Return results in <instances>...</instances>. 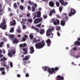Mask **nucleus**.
Masks as SVG:
<instances>
[{"mask_svg":"<svg viewBox=\"0 0 80 80\" xmlns=\"http://www.w3.org/2000/svg\"><path fill=\"white\" fill-rule=\"evenodd\" d=\"M45 45L44 41H42L41 42H38L35 44L36 48L37 49H40L42 48Z\"/></svg>","mask_w":80,"mask_h":80,"instance_id":"1","label":"nucleus"},{"mask_svg":"<svg viewBox=\"0 0 80 80\" xmlns=\"http://www.w3.org/2000/svg\"><path fill=\"white\" fill-rule=\"evenodd\" d=\"M52 30H53V27H52V28L51 29H49L47 30L46 32V35L47 36H51H51H50V38H53V34L52 33H50L52 32Z\"/></svg>","mask_w":80,"mask_h":80,"instance_id":"2","label":"nucleus"},{"mask_svg":"<svg viewBox=\"0 0 80 80\" xmlns=\"http://www.w3.org/2000/svg\"><path fill=\"white\" fill-rule=\"evenodd\" d=\"M0 28L2 30H5L7 28V25H6V22L5 19L3 20V22H1L0 24Z\"/></svg>","mask_w":80,"mask_h":80,"instance_id":"3","label":"nucleus"},{"mask_svg":"<svg viewBox=\"0 0 80 80\" xmlns=\"http://www.w3.org/2000/svg\"><path fill=\"white\" fill-rule=\"evenodd\" d=\"M75 13H76L75 10L74 9L71 8V11L68 14L69 17H71V16H72V15H75Z\"/></svg>","mask_w":80,"mask_h":80,"instance_id":"4","label":"nucleus"},{"mask_svg":"<svg viewBox=\"0 0 80 80\" xmlns=\"http://www.w3.org/2000/svg\"><path fill=\"white\" fill-rule=\"evenodd\" d=\"M43 20L42 18H38L35 19V20L34 21V24H37L40 22H41V21Z\"/></svg>","mask_w":80,"mask_h":80,"instance_id":"5","label":"nucleus"},{"mask_svg":"<svg viewBox=\"0 0 80 80\" xmlns=\"http://www.w3.org/2000/svg\"><path fill=\"white\" fill-rule=\"evenodd\" d=\"M48 71L50 74H52L53 73H55V72L54 71V68H51V69L50 68H48Z\"/></svg>","mask_w":80,"mask_h":80,"instance_id":"6","label":"nucleus"},{"mask_svg":"<svg viewBox=\"0 0 80 80\" xmlns=\"http://www.w3.org/2000/svg\"><path fill=\"white\" fill-rule=\"evenodd\" d=\"M59 2L60 3H61V5H64V6H66V5H67L68 4V2H64V1L63 0H59Z\"/></svg>","mask_w":80,"mask_h":80,"instance_id":"7","label":"nucleus"},{"mask_svg":"<svg viewBox=\"0 0 80 80\" xmlns=\"http://www.w3.org/2000/svg\"><path fill=\"white\" fill-rule=\"evenodd\" d=\"M67 14L66 13H63L62 14V16L63 17H65L64 19L65 20L66 22H67L68 20V17L67 16Z\"/></svg>","mask_w":80,"mask_h":80,"instance_id":"8","label":"nucleus"},{"mask_svg":"<svg viewBox=\"0 0 80 80\" xmlns=\"http://www.w3.org/2000/svg\"><path fill=\"white\" fill-rule=\"evenodd\" d=\"M12 21H11L10 23V26H13L14 25H16V22L14 20H12Z\"/></svg>","mask_w":80,"mask_h":80,"instance_id":"9","label":"nucleus"},{"mask_svg":"<svg viewBox=\"0 0 80 80\" xmlns=\"http://www.w3.org/2000/svg\"><path fill=\"white\" fill-rule=\"evenodd\" d=\"M22 50L24 52H22V54H24V55H26L27 53H28V49L25 48H23L22 49Z\"/></svg>","mask_w":80,"mask_h":80,"instance_id":"10","label":"nucleus"},{"mask_svg":"<svg viewBox=\"0 0 80 80\" xmlns=\"http://www.w3.org/2000/svg\"><path fill=\"white\" fill-rule=\"evenodd\" d=\"M29 49L30 50L29 53L31 54L33 53V52H35V50H34V49L33 48V47L32 46H31L30 47Z\"/></svg>","mask_w":80,"mask_h":80,"instance_id":"11","label":"nucleus"},{"mask_svg":"<svg viewBox=\"0 0 80 80\" xmlns=\"http://www.w3.org/2000/svg\"><path fill=\"white\" fill-rule=\"evenodd\" d=\"M53 13H55V10L53 9L52 10L50 11V13L49 14V16H52L53 15Z\"/></svg>","mask_w":80,"mask_h":80,"instance_id":"12","label":"nucleus"},{"mask_svg":"<svg viewBox=\"0 0 80 80\" xmlns=\"http://www.w3.org/2000/svg\"><path fill=\"white\" fill-rule=\"evenodd\" d=\"M30 58V56L29 55L26 56L25 57L22 59V60H28V59Z\"/></svg>","mask_w":80,"mask_h":80,"instance_id":"13","label":"nucleus"},{"mask_svg":"<svg viewBox=\"0 0 80 80\" xmlns=\"http://www.w3.org/2000/svg\"><path fill=\"white\" fill-rule=\"evenodd\" d=\"M46 43L47 44V46L48 47L49 46H50V44H51V41H50V39H48L46 41Z\"/></svg>","mask_w":80,"mask_h":80,"instance_id":"14","label":"nucleus"},{"mask_svg":"<svg viewBox=\"0 0 80 80\" xmlns=\"http://www.w3.org/2000/svg\"><path fill=\"white\" fill-rule=\"evenodd\" d=\"M36 12L37 15H36V17L40 18L41 17V12H40V11H37Z\"/></svg>","mask_w":80,"mask_h":80,"instance_id":"15","label":"nucleus"},{"mask_svg":"<svg viewBox=\"0 0 80 80\" xmlns=\"http://www.w3.org/2000/svg\"><path fill=\"white\" fill-rule=\"evenodd\" d=\"M27 38H28V36L25 35L24 37H23L22 39L21 40L22 42H25L27 40Z\"/></svg>","mask_w":80,"mask_h":80,"instance_id":"16","label":"nucleus"},{"mask_svg":"<svg viewBox=\"0 0 80 80\" xmlns=\"http://www.w3.org/2000/svg\"><path fill=\"white\" fill-rule=\"evenodd\" d=\"M49 5L51 7H53L54 6V2L52 1L49 2Z\"/></svg>","mask_w":80,"mask_h":80,"instance_id":"17","label":"nucleus"},{"mask_svg":"<svg viewBox=\"0 0 80 80\" xmlns=\"http://www.w3.org/2000/svg\"><path fill=\"white\" fill-rule=\"evenodd\" d=\"M27 45V44L25 43H24L23 44H21L19 45L20 47L22 48V47H23V48H24V47H26V46Z\"/></svg>","mask_w":80,"mask_h":80,"instance_id":"18","label":"nucleus"},{"mask_svg":"<svg viewBox=\"0 0 80 80\" xmlns=\"http://www.w3.org/2000/svg\"><path fill=\"white\" fill-rule=\"evenodd\" d=\"M19 42L17 38L14 39L13 40V43H17Z\"/></svg>","mask_w":80,"mask_h":80,"instance_id":"19","label":"nucleus"},{"mask_svg":"<svg viewBox=\"0 0 80 80\" xmlns=\"http://www.w3.org/2000/svg\"><path fill=\"white\" fill-rule=\"evenodd\" d=\"M8 56L9 57H12L13 56V54H12V52H10L8 53Z\"/></svg>","mask_w":80,"mask_h":80,"instance_id":"20","label":"nucleus"},{"mask_svg":"<svg viewBox=\"0 0 80 80\" xmlns=\"http://www.w3.org/2000/svg\"><path fill=\"white\" fill-rule=\"evenodd\" d=\"M57 78H60V80H64V78H63V77H61V76H60V75L58 76H57Z\"/></svg>","mask_w":80,"mask_h":80,"instance_id":"21","label":"nucleus"},{"mask_svg":"<svg viewBox=\"0 0 80 80\" xmlns=\"http://www.w3.org/2000/svg\"><path fill=\"white\" fill-rule=\"evenodd\" d=\"M61 25L62 26H64L65 25V22L64 20H62L61 21Z\"/></svg>","mask_w":80,"mask_h":80,"instance_id":"22","label":"nucleus"},{"mask_svg":"<svg viewBox=\"0 0 80 80\" xmlns=\"http://www.w3.org/2000/svg\"><path fill=\"white\" fill-rule=\"evenodd\" d=\"M45 33V30L44 29H41L40 31V34H43Z\"/></svg>","mask_w":80,"mask_h":80,"instance_id":"23","label":"nucleus"},{"mask_svg":"<svg viewBox=\"0 0 80 80\" xmlns=\"http://www.w3.org/2000/svg\"><path fill=\"white\" fill-rule=\"evenodd\" d=\"M74 44L75 45L78 46L79 45H80V42L78 41H76L74 43Z\"/></svg>","mask_w":80,"mask_h":80,"instance_id":"24","label":"nucleus"},{"mask_svg":"<svg viewBox=\"0 0 80 80\" xmlns=\"http://www.w3.org/2000/svg\"><path fill=\"white\" fill-rule=\"evenodd\" d=\"M52 22H53V24L55 25H57V23L56 22V20L55 19H52Z\"/></svg>","mask_w":80,"mask_h":80,"instance_id":"25","label":"nucleus"},{"mask_svg":"<svg viewBox=\"0 0 80 80\" xmlns=\"http://www.w3.org/2000/svg\"><path fill=\"white\" fill-rule=\"evenodd\" d=\"M35 31H36V32H37V33H39L40 30V29H38V28H35Z\"/></svg>","mask_w":80,"mask_h":80,"instance_id":"26","label":"nucleus"},{"mask_svg":"<svg viewBox=\"0 0 80 80\" xmlns=\"http://www.w3.org/2000/svg\"><path fill=\"white\" fill-rule=\"evenodd\" d=\"M7 58L5 57H3L2 58L0 59V61L1 62H2L3 60L4 61H6L7 60Z\"/></svg>","mask_w":80,"mask_h":80,"instance_id":"27","label":"nucleus"},{"mask_svg":"<svg viewBox=\"0 0 80 80\" xmlns=\"http://www.w3.org/2000/svg\"><path fill=\"white\" fill-rule=\"evenodd\" d=\"M48 67H42V69L44 70V71H46L47 69H48Z\"/></svg>","mask_w":80,"mask_h":80,"instance_id":"28","label":"nucleus"},{"mask_svg":"<svg viewBox=\"0 0 80 80\" xmlns=\"http://www.w3.org/2000/svg\"><path fill=\"white\" fill-rule=\"evenodd\" d=\"M28 22L32 23V22H33V19H32V18H30L29 19H28Z\"/></svg>","mask_w":80,"mask_h":80,"instance_id":"29","label":"nucleus"},{"mask_svg":"<svg viewBox=\"0 0 80 80\" xmlns=\"http://www.w3.org/2000/svg\"><path fill=\"white\" fill-rule=\"evenodd\" d=\"M19 8L20 10H23V9H24V7L22 5H20Z\"/></svg>","mask_w":80,"mask_h":80,"instance_id":"30","label":"nucleus"},{"mask_svg":"<svg viewBox=\"0 0 80 80\" xmlns=\"http://www.w3.org/2000/svg\"><path fill=\"white\" fill-rule=\"evenodd\" d=\"M10 33H13V32H14V29L13 28H11V29L9 31Z\"/></svg>","mask_w":80,"mask_h":80,"instance_id":"31","label":"nucleus"},{"mask_svg":"<svg viewBox=\"0 0 80 80\" xmlns=\"http://www.w3.org/2000/svg\"><path fill=\"white\" fill-rule=\"evenodd\" d=\"M13 6L14 8H17V7H18V6L17 5L16 3H14Z\"/></svg>","mask_w":80,"mask_h":80,"instance_id":"32","label":"nucleus"},{"mask_svg":"<svg viewBox=\"0 0 80 80\" xmlns=\"http://www.w3.org/2000/svg\"><path fill=\"white\" fill-rule=\"evenodd\" d=\"M9 37L11 39H13V38H14V35H10V34Z\"/></svg>","mask_w":80,"mask_h":80,"instance_id":"33","label":"nucleus"},{"mask_svg":"<svg viewBox=\"0 0 80 80\" xmlns=\"http://www.w3.org/2000/svg\"><path fill=\"white\" fill-rule=\"evenodd\" d=\"M32 7H34V8H37V5L36 4L33 3L32 4Z\"/></svg>","mask_w":80,"mask_h":80,"instance_id":"34","label":"nucleus"},{"mask_svg":"<svg viewBox=\"0 0 80 80\" xmlns=\"http://www.w3.org/2000/svg\"><path fill=\"white\" fill-rule=\"evenodd\" d=\"M62 9H63V7L62 6H60L59 8V10L60 12H62Z\"/></svg>","mask_w":80,"mask_h":80,"instance_id":"35","label":"nucleus"},{"mask_svg":"<svg viewBox=\"0 0 80 80\" xmlns=\"http://www.w3.org/2000/svg\"><path fill=\"white\" fill-rule=\"evenodd\" d=\"M3 44V42H1V43H0V47L1 48H2V47Z\"/></svg>","mask_w":80,"mask_h":80,"instance_id":"36","label":"nucleus"},{"mask_svg":"<svg viewBox=\"0 0 80 80\" xmlns=\"http://www.w3.org/2000/svg\"><path fill=\"white\" fill-rule=\"evenodd\" d=\"M28 3L30 5H33V4L34 3L33 2H32L30 1H29Z\"/></svg>","mask_w":80,"mask_h":80,"instance_id":"37","label":"nucleus"},{"mask_svg":"<svg viewBox=\"0 0 80 80\" xmlns=\"http://www.w3.org/2000/svg\"><path fill=\"white\" fill-rule=\"evenodd\" d=\"M28 9L29 11H31V7L30 6H28Z\"/></svg>","mask_w":80,"mask_h":80,"instance_id":"38","label":"nucleus"},{"mask_svg":"<svg viewBox=\"0 0 80 80\" xmlns=\"http://www.w3.org/2000/svg\"><path fill=\"white\" fill-rule=\"evenodd\" d=\"M58 69H59V68H58V67H56L54 68V70H55V71H57Z\"/></svg>","mask_w":80,"mask_h":80,"instance_id":"39","label":"nucleus"},{"mask_svg":"<svg viewBox=\"0 0 80 80\" xmlns=\"http://www.w3.org/2000/svg\"><path fill=\"white\" fill-rule=\"evenodd\" d=\"M56 4L57 7H59V6H60V3H59V2H56Z\"/></svg>","mask_w":80,"mask_h":80,"instance_id":"40","label":"nucleus"},{"mask_svg":"<svg viewBox=\"0 0 80 80\" xmlns=\"http://www.w3.org/2000/svg\"><path fill=\"white\" fill-rule=\"evenodd\" d=\"M29 37L32 40V39H33V35H29Z\"/></svg>","mask_w":80,"mask_h":80,"instance_id":"41","label":"nucleus"},{"mask_svg":"<svg viewBox=\"0 0 80 80\" xmlns=\"http://www.w3.org/2000/svg\"><path fill=\"white\" fill-rule=\"evenodd\" d=\"M41 25H42V24L40 23L39 24L37 25L36 27H38V28H40V27H41Z\"/></svg>","mask_w":80,"mask_h":80,"instance_id":"42","label":"nucleus"},{"mask_svg":"<svg viewBox=\"0 0 80 80\" xmlns=\"http://www.w3.org/2000/svg\"><path fill=\"white\" fill-rule=\"evenodd\" d=\"M33 43H37V39H36V38L33 39Z\"/></svg>","mask_w":80,"mask_h":80,"instance_id":"43","label":"nucleus"},{"mask_svg":"<svg viewBox=\"0 0 80 80\" xmlns=\"http://www.w3.org/2000/svg\"><path fill=\"white\" fill-rule=\"evenodd\" d=\"M2 75H6V72L4 71H2L1 72Z\"/></svg>","mask_w":80,"mask_h":80,"instance_id":"44","label":"nucleus"},{"mask_svg":"<svg viewBox=\"0 0 80 80\" xmlns=\"http://www.w3.org/2000/svg\"><path fill=\"white\" fill-rule=\"evenodd\" d=\"M10 65L11 67H13V63L12 62H10Z\"/></svg>","mask_w":80,"mask_h":80,"instance_id":"45","label":"nucleus"},{"mask_svg":"<svg viewBox=\"0 0 80 80\" xmlns=\"http://www.w3.org/2000/svg\"><path fill=\"white\" fill-rule=\"evenodd\" d=\"M5 70V68H0V71H3Z\"/></svg>","mask_w":80,"mask_h":80,"instance_id":"46","label":"nucleus"},{"mask_svg":"<svg viewBox=\"0 0 80 80\" xmlns=\"http://www.w3.org/2000/svg\"><path fill=\"white\" fill-rule=\"evenodd\" d=\"M4 57V55H3V54H2L0 53V58H2Z\"/></svg>","mask_w":80,"mask_h":80,"instance_id":"47","label":"nucleus"},{"mask_svg":"<svg viewBox=\"0 0 80 80\" xmlns=\"http://www.w3.org/2000/svg\"><path fill=\"white\" fill-rule=\"evenodd\" d=\"M35 10V8L34 7H32V12H34Z\"/></svg>","mask_w":80,"mask_h":80,"instance_id":"48","label":"nucleus"},{"mask_svg":"<svg viewBox=\"0 0 80 80\" xmlns=\"http://www.w3.org/2000/svg\"><path fill=\"white\" fill-rule=\"evenodd\" d=\"M6 62H3V66L4 67H7V65H6Z\"/></svg>","mask_w":80,"mask_h":80,"instance_id":"49","label":"nucleus"},{"mask_svg":"<svg viewBox=\"0 0 80 80\" xmlns=\"http://www.w3.org/2000/svg\"><path fill=\"white\" fill-rule=\"evenodd\" d=\"M23 64L24 65H25L27 64V61H24L23 62Z\"/></svg>","mask_w":80,"mask_h":80,"instance_id":"50","label":"nucleus"},{"mask_svg":"<svg viewBox=\"0 0 80 80\" xmlns=\"http://www.w3.org/2000/svg\"><path fill=\"white\" fill-rule=\"evenodd\" d=\"M25 77H29V74H28V73H26V74Z\"/></svg>","mask_w":80,"mask_h":80,"instance_id":"51","label":"nucleus"},{"mask_svg":"<svg viewBox=\"0 0 80 80\" xmlns=\"http://www.w3.org/2000/svg\"><path fill=\"white\" fill-rule=\"evenodd\" d=\"M22 20L24 22H27V19H26L22 18Z\"/></svg>","mask_w":80,"mask_h":80,"instance_id":"52","label":"nucleus"},{"mask_svg":"<svg viewBox=\"0 0 80 80\" xmlns=\"http://www.w3.org/2000/svg\"><path fill=\"white\" fill-rule=\"evenodd\" d=\"M43 18H44L45 19H46V18H47V16L44 15L43 16Z\"/></svg>","mask_w":80,"mask_h":80,"instance_id":"53","label":"nucleus"},{"mask_svg":"<svg viewBox=\"0 0 80 80\" xmlns=\"http://www.w3.org/2000/svg\"><path fill=\"white\" fill-rule=\"evenodd\" d=\"M34 17H33V19H35V17H36V14H35V12H34Z\"/></svg>","mask_w":80,"mask_h":80,"instance_id":"54","label":"nucleus"},{"mask_svg":"<svg viewBox=\"0 0 80 80\" xmlns=\"http://www.w3.org/2000/svg\"><path fill=\"white\" fill-rule=\"evenodd\" d=\"M30 15V13H28L27 15V17H29Z\"/></svg>","mask_w":80,"mask_h":80,"instance_id":"55","label":"nucleus"},{"mask_svg":"<svg viewBox=\"0 0 80 80\" xmlns=\"http://www.w3.org/2000/svg\"><path fill=\"white\" fill-rule=\"evenodd\" d=\"M77 48L76 47L73 48H72L73 50H74V51H75L76 50H77Z\"/></svg>","mask_w":80,"mask_h":80,"instance_id":"56","label":"nucleus"},{"mask_svg":"<svg viewBox=\"0 0 80 80\" xmlns=\"http://www.w3.org/2000/svg\"><path fill=\"white\" fill-rule=\"evenodd\" d=\"M56 22L57 23V24H59V23H60V22L59 21V20H58V19H57Z\"/></svg>","mask_w":80,"mask_h":80,"instance_id":"57","label":"nucleus"},{"mask_svg":"<svg viewBox=\"0 0 80 80\" xmlns=\"http://www.w3.org/2000/svg\"><path fill=\"white\" fill-rule=\"evenodd\" d=\"M57 34L58 37H60V34L59 32H57Z\"/></svg>","mask_w":80,"mask_h":80,"instance_id":"58","label":"nucleus"},{"mask_svg":"<svg viewBox=\"0 0 80 80\" xmlns=\"http://www.w3.org/2000/svg\"><path fill=\"white\" fill-rule=\"evenodd\" d=\"M22 27L23 29H25L26 28V26L25 25L23 24Z\"/></svg>","mask_w":80,"mask_h":80,"instance_id":"59","label":"nucleus"},{"mask_svg":"<svg viewBox=\"0 0 80 80\" xmlns=\"http://www.w3.org/2000/svg\"><path fill=\"white\" fill-rule=\"evenodd\" d=\"M57 30H60V27H58L56 28Z\"/></svg>","mask_w":80,"mask_h":80,"instance_id":"60","label":"nucleus"},{"mask_svg":"<svg viewBox=\"0 0 80 80\" xmlns=\"http://www.w3.org/2000/svg\"><path fill=\"white\" fill-rule=\"evenodd\" d=\"M17 32H18L19 33H21V31H20V29H18L17 31Z\"/></svg>","mask_w":80,"mask_h":80,"instance_id":"61","label":"nucleus"},{"mask_svg":"<svg viewBox=\"0 0 80 80\" xmlns=\"http://www.w3.org/2000/svg\"><path fill=\"white\" fill-rule=\"evenodd\" d=\"M7 47L8 48H10V45H9V44H7Z\"/></svg>","mask_w":80,"mask_h":80,"instance_id":"62","label":"nucleus"},{"mask_svg":"<svg viewBox=\"0 0 80 80\" xmlns=\"http://www.w3.org/2000/svg\"><path fill=\"white\" fill-rule=\"evenodd\" d=\"M12 54H13V55H14V54H15V51L13 50L12 51Z\"/></svg>","mask_w":80,"mask_h":80,"instance_id":"63","label":"nucleus"},{"mask_svg":"<svg viewBox=\"0 0 80 80\" xmlns=\"http://www.w3.org/2000/svg\"><path fill=\"white\" fill-rule=\"evenodd\" d=\"M8 12H10V11H11V8H8Z\"/></svg>","mask_w":80,"mask_h":80,"instance_id":"64","label":"nucleus"}]
</instances>
